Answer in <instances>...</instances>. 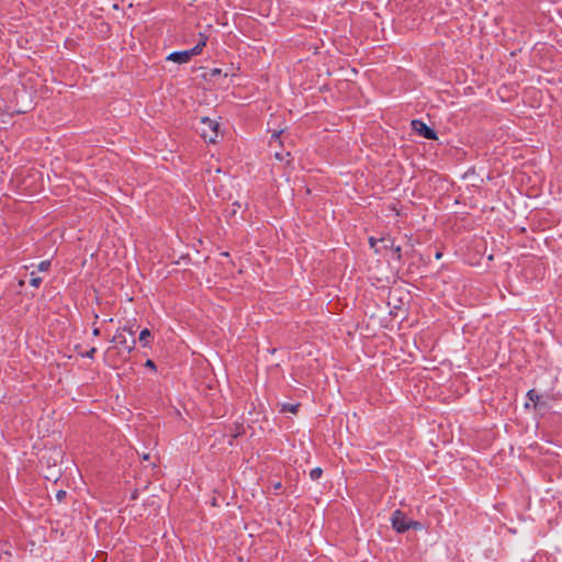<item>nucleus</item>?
I'll return each mask as SVG.
<instances>
[{"instance_id":"nucleus-18","label":"nucleus","mask_w":562,"mask_h":562,"mask_svg":"<svg viewBox=\"0 0 562 562\" xmlns=\"http://www.w3.org/2000/svg\"><path fill=\"white\" fill-rule=\"evenodd\" d=\"M95 352V348H91L88 352H87V357L91 358L93 356V353Z\"/></svg>"},{"instance_id":"nucleus-7","label":"nucleus","mask_w":562,"mask_h":562,"mask_svg":"<svg viewBox=\"0 0 562 562\" xmlns=\"http://www.w3.org/2000/svg\"><path fill=\"white\" fill-rule=\"evenodd\" d=\"M63 451L61 450H53L49 458L47 459L48 465H50V461H53V465H57L58 462L63 459Z\"/></svg>"},{"instance_id":"nucleus-17","label":"nucleus","mask_w":562,"mask_h":562,"mask_svg":"<svg viewBox=\"0 0 562 562\" xmlns=\"http://www.w3.org/2000/svg\"><path fill=\"white\" fill-rule=\"evenodd\" d=\"M145 366H146L147 368L153 369V370L156 368V366H155V363H154V361H153V360H147V361H146V363H145Z\"/></svg>"},{"instance_id":"nucleus-5","label":"nucleus","mask_w":562,"mask_h":562,"mask_svg":"<svg viewBox=\"0 0 562 562\" xmlns=\"http://www.w3.org/2000/svg\"><path fill=\"white\" fill-rule=\"evenodd\" d=\"M413 130L427 139H437L436 132L419 120L412 121Z\"/></svg>"},{"instance_id":"nucleus-4","label":"nucleus","mask_w":562,"mask_h":562,"mask_svg":"<svg viewBox=\"0 0 562 562\" xmlns=\"http://www.w3.org/2000/svg\"><path fill=\"white\" fill-rule=\"evenodd\" d=\"M411 519H408L404 513H402L401 510H395L392 515V518H391V522H392V527L397 531V532H405L408 530V521Z\"/></svg>"},{"instance_id":"nucleus-10","label":"nucleus","mask_w":562,"mask_h":562,"mask_svg":"<svg viewBox=\"0 0 562 562\" xmlns=\"http://www.w3.org/2000/svg\"><path fill=\"white\" fill-rule=\"evenodd\" d=\"M31 279H30V284L34 288H38L40 284L42 283V278L35 276V272H31Z\"/></svg>"},{"instance_id":"nucleus-12","label":"nucleus","mask_w":562,"mask_h":562,"mask_svg":"<svg viewBox=\"0 0 562 562\" xmlns=\"http://www.w3.org/2000/svg\"><path fill=\"white\" fill-rule=\"evenodd\" d=\"M528 397H529V401L533 403V405L537 404V402L539 401L540 396L533 391V390H530L528 392Z\"/></svg>"},{"instance_id":"nucleus-2","label":"nucleus","mask_w":562,"mask_h":562,"mask_svg":"<svg viewBox=\"0 0 562 562\" xmlns=\"http://www.w3.org/2000/svg\"><path fill=\"white\" fill-rule=\"evenodd\" d=\"M204 46H205V41H202V42L198 43L191 49L171 53L167 57V59L178 63V64H184V63L189 61L192 56L200 54Z\"/></svg>"},{"instance_id":"nucleus-8","label":"nucleus","mask_w":562,"mask_h":562,"mask_svg":"<svg viewBox=\"0 0 562 562\" xmlns=\"http://www.w3.org/2000/svg\"><path fill=\"white\" fill-rule=\"evenodd\" d=\"M151 336L150 331L145 328L140 331L139 334V337H138V340L140 341V344L144 346V347H147L148 344H149V337Z\"/></svg>"},{"instance_id":"nucleus-21","label":"nucleus","mask_w":562,"mask_h":562,"mask_svg":"<svg viewBox=\"0 0 562 562\" xmlns=\"http://www.w3.org/2000/svg\"><path fill=\"white\" fill-rule=\"evenodd\" d=\"M143 459H144V460H148V459H149V454H148V453H145V454L143 456Z\"/></svg>"},{"instance_id":"nucleus-19","label":"nucleus","mask_w":562,"mask_h":562,"mask_svg":"<svg viewBox=\"0 0 562 562\" xmlns=\"http://www.w3.org/2000/svg\"><path fill=\"white\" fill-rule=\"evenodd\" d=\"M93 335L94 336H99L100 335V329L99 328H94L93 329Z\"/></svg>"},{"instance_id":"nucleus-6","label":"nucleus","mask_w":562,"mask_h":562,"mask_svg":"<svg viewBox=\"0 0 562 562\" xmlns=\"http://www.w3.org/2000/svg\"><path fill=\"white\" fill-rule=\"evenodd\" d=\"M113 342H116L117 345H120L122 348L126 349L127 351H132L134 348H135V344L136 341L135 340H132L131 344H128L127 339L123 336V334L121 333H117L113 339H112Z\"/></svg>"},{"instance_id":"nucleus-11","label":"nucleus","mask_w":562,"mask_h":562,"mask_svg":"<svg viewBox=\"0 0 562 562\" xmlns=\"http://www.w3.org/2000/svg\"><path fill=\"white\" fill-rule=\"evenodd\" d=\"M423 528V525L416 520L411 519L408 521V529L422 530Z\"/></svg>"},{"instance_id":"nucleus-1","label":"nucleus","mask_w":562,"mask_h":562,"mask_svg":"<svg viewBox=\"0 0 562 562\" xmlns=\"http://www.w3.org/2000/svg\"><path fill=\"white\" fill-rule=\"evenodd\" d=\"M218 126L220 124L215 120L202 117L199 127L201 137L209 143H215L218 136Z\"/></svg>"},{"instance_id":"nucleus-14","label":"nucleus","mask_w":562,"mask_h":562,"mask_svg":"<svg viewBox=\"0 0 562 562\" xmlns=\"http://www.w3.org/2000/svg\"><path fill=\"white\" fill-rule=\"evenodd\" d=\"M49 267H50V261L44 260L38 263L37 269H38V271H47L49 269Z\"/></svg>"},{"instance_id":"nucleus-15","label":"nucleus","mask_w":562,"mask_h":562,"mask_svg":"<svg viewBox=\"0 0 562 562\" xmlns=\"http://www.w3.org/2000/svg\"><path fill=\"white\" fill-rule=\"evenodd\" d=\"M65 496H66V492H65V491H58V492L56 493V498H57L59 502H61V501L65 498Z\"/></svg>"},{"instance_id":"nucleus-13","label":"nucleus","mask_w":562,"mask_h":562,"mask_svg":"<svg viewBox=\"0 0 562 562\" xmlns=\"http://www.w3.org/2000/svg\"><path fill=\"white\" fill-rule=\"evenodd\" d=\"M322 475V469L321 468H315L313 469L311 472H310V476L312 480H317L319 479Z\"/></svg>"},{"instance_id":"nucleus-16","label":"nucleus","mask_w":562,"mask_h":562,"mask_svg":"<svg viewBox=\"0 0 562 562\" xmlns=\"http://www.w3.org/2000/svg\"><path fill=\"white\" fill-rule=\"evenodd\" d=\"M124 330L128 331L131 336L135 334V329L133 328V326H125Z\"/></svg>"},{"instance_id":"nucleus-3","label":"nucleus","mask_w":562,"mask_h":562,"mask_svg":"<svg viewBox=\"0 0 562 562\" xmlns=\"http://www.w3.org/2000/svg\"><path fill=\"white\" fill-rule=\"evenodd\" d=\"M369 243H370V246L375 250V252H379L381 250V248H384V249H394L395 252H400L401 251V248L397 246L395 247L394 246V241L391 237H381L379 239H375L373 237H371L369 239Z\"/></svg>"},{"instance_id":"nucleus-20","label":"nucleus","mask_w":562,"mask_h":562,"mask_svg":"<svg viewBox=\"0 0 562 562\" xmlns=\"http://www.w3.org/2000/svg\"><path fill=\"white\" fill-rule=\"evenodd\" d=\"M280 133H281V132H278V133H277V132H274V133L272 134V137H276V138H277V137H279V134H280Z\"/></svg>"},{"instance_id":"nucleus-9","label":"nucleus","mask_w":562,"mask_h":562,"mask_svg":"<svg viewBox=\"0 0 562 562\" xmlns=\"http://www.w3.org/2000/svg\"><path fill=\"white\" fill-rule=\"evenodd\" d=\"M299 404L284 403L281 406L282 412H290L292 414H296Z\"/></svg>"}]
</instances>
